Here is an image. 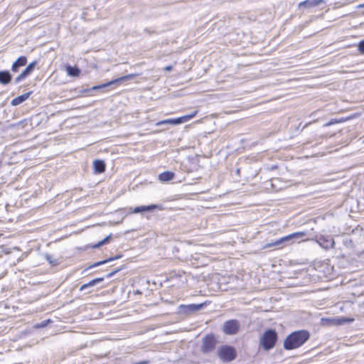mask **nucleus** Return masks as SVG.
<instances>
[{
    "instance_id": "nucleus-8",
    "label": "nucleus",
    "mask_w": 364,
    "mask_h": 364,
    "mask_svg": "<svg viewBox=\"0 0 364 364\" xmlns=\"http://www.w3.org/2000/svg\"><path fill=\"white\" fill-rule=\"evenodd\" d=\"M240 324L237 320L227 321L223 325V331L228 335H234L237 333Z\"/></svg>"
},
{
    "instance_id": "nucleus-24",
    "label": "nucleus",
    "mask_w": 364,
    "mask_h": 364,
    "mask_svg": "<svg viewBox=\"0 0 364 364\" xmlns=\"http://www.w3.org/2000/svg\"><path fill=\"white\" fill-rule=\"evenodd\" d=\"M110 237H111V235H108V236H107V237H105L102 240H101V241L98 242L97 244L94 245L92 246V247H93V248H98V247H100L102 246L103 245H105V244L107 243V242L109 241Z\"/></svg>"
},
{
    "instance_id": "nucleus-28",
    "label": "nucleus",
    "mask_w": 364,
    "mask_h": 364,
    "mask_svg": "<svg viewBox=\"0 0 364 364\" xmlns=\"http://www.w3.org/2000/svg\"><path fill=\"white\" fill-rule=\"evenodd\" d=\"M49 321H50V320H48V321H47V322H49ZM46 321H43V322H42V323H41V326H41V327H43V326H46Z\"/></svg>"
},
{
    "instance_id": "nucleus-20",
    "label": "nucleus",
    "mask_w": 364,
    "mask_h": 364,
    "mask_svg": "<svg viewBox=\"0 0 364 364\" xmlns=\"http://www.w3.org/2000/svg\"><path fill=\"white\" fill-rule=\"evenodd\" d=\"M285 245V242H284L283 241V238L281 237L280 239L279 240H277L276 241H274V242H271V243H267L264 247L265 248H269V247H278V248H282L284 247Z\"/></svg>"
},
{
    "instance_id": "nucleus-26",
    "label": "nucleus",
    "mask_w": 364,
    "mask_h": 364,
    "mask_svg": "<svg viewBox=\"0 0 364 364\" xmlns=\"http://www.w3.org/2000/svg\"><path fill=\"white\" fill-rule=\"evenodd\" d=\"M358 49L361 53H364V41L360 42L358 45Z\"/></svg>"
},
{
    "instance_id": "nucleus-12",
    "label": "nucleus",
    "mask_w": 364,
    "mask_h": 364,
    "mask_svg": "<svg viewBox=\"0 0 364 364\" xmlns=\"http://www.w3.org/2000/svg\"><path fill=\"white\" fill-rule=\"evenodd\" d=\"M27 63V58L26 56H20L11 65V71L17 73L21 67L26 65Z\"/></svg>"
},
{
    "instance_id": "nucleus-3",
    "label": "nucleus",
    "mask_w": 364,
    "mask_h": 364,
    "mask_svg": "<svg viewBox=\"0 0 364 364\" xmlns=\"http://www.w3.org/2000/svg\"><path fill=\"white\" fill-rule=\"evenodd\" d=\"M218 355L223 361L230 362L235 358L236 352L233 347L223 346L218 349Z\"/></svg>"
},
{
    "instance_id": "nucleus-16",
    "label": "nucleus",
    "mask_w": 364,
    "mask_h": 364,
    "mask_svg": "<svg viewBox=\"0 0 364 364\" xmlns=\"http://www.w3.org/2000/svg\"><path fill=\"white\" fill-rule=\"evenodd\" d=\"M11 75L8 70L0 71V84L7 85L11 80Z\"/></svg>"
},
{
    "instance_id": "nucleus-21",
    "label": "nucleus",
    "mask_w": 364,
    "mask_h": 364,
    "mask_svg": "<svg viewBox=\"0 0 364 364\" xmlns=\"http://www.w3.org/2000/svg\"><path fill=\"white\" fill-rule=\"evenodd\" d=\"M174 173L172 171H164L161 173V181H169L174 178Z\"/></svg>"
},
{
    "instance_id": "nucleus-7",
    "label": "nucleus",
    "mask_w": 364,
    "mask_h": 364,
    "mask_svg": "<svg viewBox=\"0 0 364 364\" xmlns=\"http://www.w3.org/2000/svg\"><path fill=\"white\" fill-rule=\"evenodd\" d=\"M135 76H136V75H134V74H129V75H124V76L116 78V79H114L113 80H111V81H109L108 82H106V83H104V84H102V85H100L94 86L92 87V90H100V89H102V88H105V87H109V86H112V85H115L117 83H119V82L128 80H132Z\"/></svg>"
},
{
    "instance_id": "nucleus-9",
    "label": "nucleus",
    "mask_w": 364,
    "mask_h": 364,
    "mask_svg": "<svg viewBox=\"0 0 364 364\" xmlns=\"http://www.w3.org/2000/svg\"><path fill=\"white\" fill-rule=\"evenodd\" d=\"M36 64H37L36 61H33V62L29 63L27 65V67L22 71V73L15 78L14 82L16 84H18L21 81L26 79L33 72Z\"/></svg>"
},
{
    "instance_id": "nucleus-23",
    "label": "nucleus",
    "mask_w": 364,
    "mask_h": 364,
    "mask_svg": "<svg viewBox=\"0 0 364 364\" xmlns=\"http://www.w3.org/2000/svg\"><path fill=\"white\" fill-rule=\"evenodd\" d=\"M45 257L46 259V260L48 262V263L51 265V266H57L58 264H59V261L58 259L54 258L53 256H51L49 254H46L45 255Z\"/></svg>"
},
{
    "instance_id": "nucleus-25",
    "label": "nucleus",
    "mask_w": 364,
    "mask_h": 364,
    "mask_svg": "<svg viewBox=\"0 0 364 364\" xmlns=\"http://www.w3.org/2000/svg\"><path fill=\"white\" fill-rule=\"evenodd\" d=\"M122 269H116L114 271L110 272L107 274V278H111L112 276H114L117 272H119Z\"/></svg>"
},
{
    "instance_id": "nucleus-11",
    "label": "nucleus",
    "mask_w": 364,
    "mask_h": 364,
    "mask_svg": "<svg viewBox=\"0 0 364 364\" xmlns=\"http://www.w3.org/2000/svg\"><path fill=\"white\" fill-rule=\"evenodd\" d=\"M215 339L213 336H206L203 341V351L204 353L211 352L215 348Z\"/></svg>"
},
{
    "instance_id": "nucleus-15",
    "label": "nucleus",
    "mask_w": 364,
    "mask_h": 364,
    "mask_svg": "<svg viewBox=\"0 0 364 364\" xmlns=\"http://www.w3.org/2000/svg\"><path fill=\"white\" fill-rule=\"evenodd\" d=\"M156 208H158L157 205H140V206L135 207L133 209L132 213H142V212L151 211Z\"/></svg>"
},
{
    "instance_id": "nucleus-13",
    "label": "nucleus",
    "mask_w": 364,
    "mask_h": 364,
    "mask_svg": "<svg viewBox=\"0 0 364 364\" xmlns=\"http://www.w3.org/2000/svg\"><path fill=\"white\" fill-rule=\"evenodd\" d=\"M323 0H306L299 4V8H311L320 5Z\"/></svg>"
},
{
    "instance_id": "nucleus-29",
    "label": "nucleus",
    "mask_w": 364,
    "mask_h": 364,
    "mask_svg": "<svg viewBox=\"0 0 364 364\" xmlns=\"http://www.w3.org/2000/svg\"><path fill=\"white\" fill-rule=\"evenodd\" d=\"M172 279V280H173V279H177V278H176H176L172 277V279Z\"/></svg>"
},
{
    "instance_id": "nucleus-17",
    "label": "nucleus",
    "mask_w": 364,
    "mask_h": 364,
    "mask_svg": "<svg viewBox=\"0 0 364 364\" xmlns=\"http://www.w3.org/2000/svg\"><path fill=\"white\" fill-rule=\"evenodd\" d=\"M95 171L97 173H103L105 171V164L102 160H95L93 162Z\"/></svg>"
},
{
    "instance_id": "nucleus-6",
    "label": "nucleus",
    "mask_w": 364,
    "mask_h": 364,
    "mask_svg": "<svg viewBox=\"0 0 364 364\" xmlns=\"http://www.w3.org/2000/svg\"><path fill=\"white\" fill-rule=\"evenodd\" d=\"M203 306L204 304H192L188 305L181 304L178 306L177 312L181 314L189 315L193 314V312L200 310Z\"/></svg>"
},
{
    "instance_id": "nucleus-18",
    "label": "nucleus",
    "mask_w": 364,
    "mask_h": 364,
    "mask_svg": "<svg viewBox=\"0 0 364 364\" xmlns=\"http://www.w3.org/2000/svg\"><path fill=\"white\" fill-rule=\"evenodd\" d=\"M103 280H104V277H98V278H95L94 279H92L88 283H86V284H84L83 285H82L80 289V290L82 291V290H84V289H87L88 287H93L95 284L102 282Z\"/></svg>"
},
{
    "instance_id": "nucleus-4",
    "label": "nucleus",
    "mask_w": 364,
    "mask_h": 364,
    "mask_svg": "<svg viewBox=\"0 0 364 364\" xmlns=\"http://www.w3.org/2000/svg\"><path fill=\"white\" fill-rule=\"evenodd\" d=\"M306 236V232H296L290 235L283 237V241L285 242V245H290L296 242L299 243L301 242H305L308 239H303L304 237Z\"/></svg>"
},
{
    "instance_id": "nucleus-1",
    "label": "nucleus",
    "mask_w": 364,
    "mask_h": 364,
    "mask_svg": "<svg viewBox=\"0 0 364 364\" xmlns=\"http://www.w3.org/2000/svg\"><path fill=\"white\" fill-rule=\"evenodd\" d=\"M309 337L310 333L306 330L292 332L284 341V348L286 350L299 348L309 340Z\"/></svg>"
},
{
    "instance_id": "nucleus-19",
    "label": "nucleus",
    "mask_w": 364,
    "mask_h": 364,
    "mask_svg": "<svg viewBox=\"0 0 364 364\" xmlns=\"http://www.w3.org/2000/svg\"><path fill=\"white\" fill-rule=\"evenodd\" d=\"M66 71L68 75L71 77H77L79 75L80 70L77 67H73L71 65H68L66 67Z\"/></svg>"
},
{
    "instance_id": "nucleus-30",
    "label": "nucleus",
    "mask_w": 364,
    "mask_h": 364,
    "mask_svg": "<svg viewBox=\"0 0 364 364\" xmlns=\"http://www.w3.org/2000/svg\"><path fill=\"white\" fill-rule=\"evenodd\" d=\"M363 142H364V140H363Z\"/></svg>"
},
{
    "instance_id": "nucleus-22",
    "label": "nucleus",
    "mask_w": 364,
    "mask_h": 364,
    "mask_svg": "<svg viewBox=\"0 0 364 364\" xmlns=\"http://www.w3.org/2000/svg\"><path fill=\"white\" fill-rule=\"evenodd\" d=\"M122 256L121 255H118V256H116V257H110L107 259H105V260H102V261H100V262H95L93 264L90 265L88 267V269H90V268H92V267H98L101 264H105V263H107L109 262H111V261H113V260H115L117 259H119Z\"/></svg>"
},
{
    "instance_id": "nucleus-10",
    "label": "nucleus",
    "mask_w": 364,
    "mask_h": 364,
    "mask_svg": "<svg viewBox=\"0 0 364 364\" xmlns=\"http://www.w3.org/2000/svg\"><path fill=\"white\" fill-rule=\"evenodd\" d=\"M316 241L321 247L326 250L333 248L335 245V241L331 236L321 235Z\"/></svg>"
},
{
    "instance_id": "nucleus-2",
    "label": "nucleus",
    "mask_w": 364,
    "mask_h": 364,
    "mask_svg": "<svg viewBox=\"0 0 364 364\" xmlns=\"http://www.w3.org/2000/svg\"><path fill=\"white\" fill-rule=\"evenodd\" d=\"M277 334L274 330L266 331L260 339V344L264 349L268 350L272 349L277 341Z\"/></svg>"
},
{
    "instance_id": "nucleus-27",
    "label": "nucleus",
    "mask_w": 364,
    "mask_h": 364,
    "mask_svg": "<svg viewBox=\"0 0 364 364\" xmlns=\"http://www.w3.org/2000/svg\"><path fill=\"white\" fill-rule=\"evenodd\" d=\"M172 70H173L172 65H168V66H166L165 68H164V71H171Z\"/></svg>"
},
{
    "instance_id": "nucleus-5",
    "label": "nucleus",
    "mask_w": 364,
    "mask_h": 364,
    "mask_svg": "<svg viewBox=\"0 0 364 364\" xmlns=\"http://www.w3.org/2000/svg\"><path fill=\"white\" fill-rule=\"evenodd\" d=\"M198 113V111L196 110L193 113L187 115H184L183 117H180L176 119H168L164 120H161V126L165 125V124H171V125H176V124H180L184 122H188L191 119L193 118Z\"/></svg>"
},
{
    "instance_id": "nucleus-14",
    "label": "nucleus",
    "mask_w": 364,
    "mask_h": 364,
    "mask_svg": "<svg viewBox=\"0 0 364 364\" xmlns=\"http://www.w3.org/2000/svg\"><path fill=\"white\" fill-rule=\"evenodd\" d=\"M31 92H28L26 93H24L21 95H19L15 98H14L11 102V105L12 106H17L18 105H21L23 102H25L31 95Z\"/></svg>"
}]
</instances>
